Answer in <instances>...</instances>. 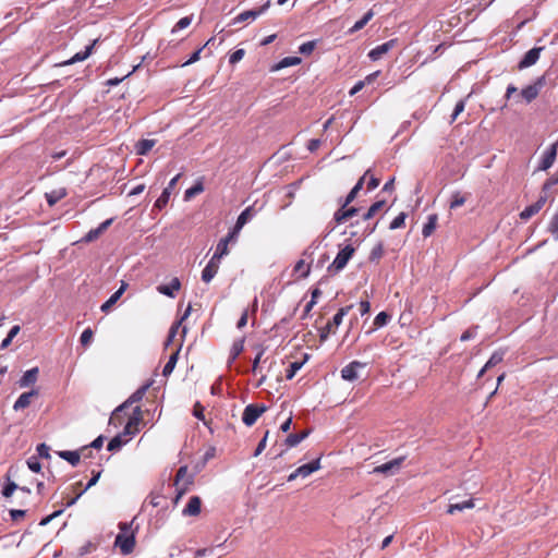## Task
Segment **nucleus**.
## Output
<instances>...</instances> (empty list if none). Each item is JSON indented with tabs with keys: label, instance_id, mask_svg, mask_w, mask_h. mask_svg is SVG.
<instances>
[{
	"label": "nucleus",
	"instance_id": "obj_1",
	"mask_svg": "<svg viewBox=\"0 0 558 558\" xmlns=\"http://www.w3.org/2000/svg\"><path fill=\"white\" fill-rule=\"evenodd\" d=\"M120 533L117 535L114 545L120 548L121 553L128 555L133 551L135 546L134 532L131 529V523H120Z\"/></svg>",
	"mask_w": 558,
	"mask_h": 558
},
{
	"label": "nucleus",
	"instance_id": "obj_2",
	"mask_svg": "<svg viewBox=\"0 0 558 558\" xmlns=\"http://www.w3.org/2000/svg\"><path fill=\"white\" fill-rule=\"evenodd\" d=\"M354 252L355 248L351 244H347L338 252L336 258L328 267V271L335 274L341 271L347 266L348 262L352 258Z\"/></svg>",
	"mask_w": 558,
	"mask_h": 558
},
{
	"label": "nucleus",
	"instance_id": "obj_3",
	"mask_svg": "<svg viewBox=\"0 0 558 558\" xmlns=\"http://www.w3.org/2000/svg\"><path fill=\"white\" fill-rule=\"evenodd\" d=\"M352 308V305L350 306H345V307H342L340 308L337 314L333 316L332 320L329 322L323 329H322V332H320V340L322 341H326L329 333H333L335 332V329L333 327H338L339 325H341L342 323V319L343 317L349 313V311Z\"/></svg>",
	"mask_w": 558,
	"mask_h": 558
},
{
	"label": "nucleus",
	"instance_id": "obj_4",
	"mask_svg": "<svg viewBox=\"0 0 558 558\" xmlns=\"http://www.w3.org/2000/svg\"><path fill=\"white\" fill-rule=\"evenodd\" d=\"M143 422V412L140 407H135L132 415L130 416L126 425L124 426L123 435L129 437L134 436L140 432L141 424Z\"/></svg>",
	"mask_w": 558,
	"mask_h": 558
},
{
	"label": "nucleus",
	"instance_id": "obj_5",
	"mask_svg": "<svg viewBox=\"0 0 558 558\" xmlns=\"http://www.w3.org/2000/svg\"><path fill=\"white\" fill-rule=\"evenodd\" d=\"M266 411L267 407L264 404H248L243 411L242 421L246 426H252L255 424L257 418Z\"/></svg>",
	"mask_w": 558,
	"mask_h": 558
},
{
	"label": "nucleus",
	"instance_id": "obj_6",
	"mask_svg": "<svg viewBox=\"0 0 558 558\" xmlns=\"http://www.w3.org/2000/svg\"><path fill=\"white\" fill-rule=\"evenodd\" d=\"M319 469H320V459H316L315 461H312L307 464H303V465L299 466L294 472H292L288 476V481L292 482L296 477L305 478V477L310 476L312 473L318 471Z\"/></svg>",
	"mask_w": 558,
	"mask_h": 558
},
{
	"label": "nucleus",
	"instance_id": "obj_7",
	"mask_svg": "<svg viewBox=\"0 0 558 558\" xmlns=\"http://www.w3.org/2000/svg\"><path fill=\"white\" fill-rule=\"evenodd\" d=\"M222 256L214 253L210 260L202 271V280L206 283L210 282L219 270Z\"/></svg>",
	"mask_w": 558,
	"mask_h": 558
},
{
	"label": "nucleus",
	"instance_id": "obj_8",
	"mask_svg": "<svg viewBox=\"0 0 558 558\" xmlns=\"http://www.w3.org/2000/svg\"><path fill=\"white\" fill-rule=\"evenodd\" d=\"M148 388H149V384L142 386L135 392H133L123 404H121L119 408L116 409V411L113 412V414L111 416V421L117 420L119 412H121L124 408H126L133 403L140 402L143 399V397L145 396Z\"/></svg>",
	"mask_w": 558,
	"mask_h": 558
},
{
	"label": "nucleus",
	"instance_id": "obj_9",
	"mask_svg": "<svg viewBox=\"0 0 558 558\" xmlns=\"http://www.w3.org/2000/svg\"><path fill=\"white\" fill-rule=\"evenodd\" d=\"M365 363L353 361L341 369V377L347 381H354L359 378V369L365 367Z\"/></svg>",
	"mask_w": 558,
	"mask_h": 558
},
{
	"label": "nucleus",
	"instance_id": "obj_10",
	"mask_svg": "<svg viewBox=\"0 0 558 558\" xmlns=\"http://www.w3.org/2000/svg\"><path fill=\"white\" fill-rule=\"evenodd\" d=\"M190 483H191V478L189 476L187 466H185V465L181 466L177 472L175 482H174L175 486H178V489H179L177 500L182 497V495L186 490V486Z\"/></svg>",
	"mask_w": 558,
	"mask_h": 558
},
{
	"label": "nucleus",
	"instance_id": "obj_11",
	"mask_svg": "<svg viewBox=\"0 0 558 558\" xmlns=\"http://www.w3.org/2000/svg\"><path fill=\"white\" fill-rule=\"evenodd\" d=\"M546 202H547V196L546 195H541L538 197V199L534 204L525 207L521 211L520 218L522 220H529L530 218H532L534 215H536L544 207Z\"/></svg>",
	"mask_w": 558,
	"mask_h": 558
},
{
	"label": "nucleus",
	"instance_id": "obj_12",
	"mask_svg": "<svg viewBox=\"0 0 558 558\" xmlns=\"http://www.w3.org/2000/svg\"><path fill=\"white\" fill-rule=\"evenodd\" d=\"M239 235V232H236L234 229L232 231H230L225 238H222L217 246H216V254L220 255V256H226L229 254V248H228V244L230 242H235L236 241V238Z\"/></svg>",
	"mask_w": 558,
	"mask_h": 558
},
{
	"label": "nucleus",
	"instance_id": "obj_13",
	"mask_svg": "<svg viewBox=\"0 0 558 558\" xmlns=\"http://www.w3.org/2000/svg\"><path fill=\"white\" fill-rule=\"evenodd\" d=\"M556 155H557V144H553L544 153V155L541 159L539 166H538V170L545 171V170L549 169L556 159Z\"/></svg>",
	"mask_w": 558,
	"mask_h": 558
},
{
	"label": "nucleus",
	"instance_id": "obj_14",
	"mask_svg": "<svg viewBox=\"0 0 558 558\" xmlns=\"http://www.w3.org/2000/svg\"><path fill=\"white\" fill-rule=\"evenodd\" d=\"M542 50H543L542 47H536V48L529 50L524 54L522 60L519 62V69L522 70V69H525V68H529V66H532L533 64H535L537 62V60L539 59V54H541Z\"/></svg>",
	"mask_w": 558,
	"mask_h": 558
},
{
	"label": "nucleus",
	"instance_id": "obj_15",
	"mask_svg": "<svg viewBox=\"0 0 558 558\" xmlns=\"http://www.w3.org/2000/svg\"><path fill=\"white\" fill-rule=\"evenodd\" d=\"M543 81L544 78L541 77L536 83L529 85L521 90V96L525 99L526 102H531L538 96L539 89L543 86Z\"/></svg>",
	"mask_w": 558,
	"mask_h": 558
},
{
	"label": "nucleus",
	"instance_id": "obj_16",
	"mask_svg": "<svg viewBox=\"0 0 558 558\" xmlns=\"http://www.w3.org/2000/svg\"><path fill=\"white\" fill-rule=\"evenodd\" d=\"M181 174H177L168 184V186L162 191L161 195L157 198L155 206L158 208H162L167 205L171 191L174 189L178 180L180 179Z\"/></svg>",
	"mask_w": 558,
	"mask_h": 558
},
{
	"label": "nucleus",
	"instance_id": "obj_17",
	"mask_svg": "<svg viewBox=\"0 0 558 558\" xmlns=\"http://www.w3.org/2000/svg\"><path fill=\"white\" fill-rule=\"evenodd\" d=\"M403 458L393 459L387 463L374 468L373 473L390 474L400 469Z\"/></svg>",
	"mask_w": 558,
	"mask_h": 558
},
{
	"label": "nucleus",
	"instance_id": "obj_18",
	"mask_svg": "<svg viewBox=\"0 0 558 558\" xmlns=\"http://www.w3.org/2000/svg\"><path fill=\"white\" fill-rule=\"evenodd\" d=\"M97 41L98 40L95 39L89 46L86 47L85 51L75 53L71 59L63 61V62L59 63L58 65H60V66L71 65L73 63L86 60L90 56L93 48Z\"/></svg>",
	"mask_w": 558,
	"mask_h": 558
},
{
	"label": "nucleus",
	"instance_id": "obj_19",
	"mask_svg": "<svg viewBox=\"0 0 558 558\" xmlns=\"http://www.w3.org/2000/svg\"><path fill=\"white\" fill-rule=\"evenodd\" d=\"M357 211H359L357 208H355V207L347 208V207H343V204H342L341 207L335 213L333 219L338 225H340V223L345 222L353 216H355L357 214Z\"/></svg>",
	"mask_w": 558,
	"mask_h": 558
},
{
	"label": "nucleus",
	"instance_id": "obj_20",
	"mask_svg": "<svg viewBox=\"0 0 558 558\" xmlns=\"http://www.w3.org/2000/svg\"><path fill=\"white\" fill-rule=\"evenodd\" d=\"M202 500L198 496H192L186 507L183 509V515L195 517L201 513Z\"/></svg>",
	"mask_w": 558,
	"mask_h": 558
},
{
	"label": "nucleus",
	"instance_id": "obj_21",
	"mask_svg": "<svg viewBox=\"0 0 558 558\" xmlns=\"http://www.w3.org/2000/svg\"><path fill=\"white\" fill-rule=\"evenodd\" d=\"M39 369L38 367H33L24 373V375L19 380V386L21 388H26L34 385L38 379Z\"/></svg>",
	"mask_w": 558,
	"mask_h": 558
},
{
	"label": "nucleus",
	"instance_id": "obj_22",
	"mask_svg": "<svg viewBox=\"0 0 558 558\" xmlns=\"http://www.w3.org/2000/svg\"><path fill=\"white\" fill-rule=\"evenodd\" d=\"M395 40H389L387 43H384L377 47H375L374 49H372L368 53V57L373 60V61H377L379 60L385 53H387L393 46H395Z\"/></svg>",
	"mask_w": 558,
	"mask_h": 558
},
{
	"label": "nucleus",
	"instance_id": "obj_23",
	"mask_svg": "<svg viewBox=\"0 0 558 558\" xmlns=\"http://www.w3.org/2000/svg\"><path fill=\"white\" fill-rule=\"evenodd\" d=\"M181 288L180 280L178 278H173L171 282L166 286L161 284L157 287L159 293L167 295L169 298H174L175 292H178Z\"/></svg>",
	"mask_w": 558,
	"mask_h": 558
},
{
	"label": "nucleus",
	"instance_id": "obj_24",
	"mask_svg": "<svg viewBox=\"0 0 558 558\" xmlns=\"http://www.w3.org/2000/svg\"><path fill=\"white\" fill-rule=\"evenodd\" d=\"M269 8V2L265 3L259 10H248L240 13L234 22H245L247 20H255L257 16H259L262 13H264Z\"/></svg>",
	"mask_w": 558,
	"mask_h": 558
},
{
	"label": "nucleus",
	"instance_id": "obj_25",
	"mask_svg": "<svg viewBox=\"0 0 558 558\" xmlns=\"http://www.w3.org/2000/svg\"><path fill=\"white\" fill-rule=\"evenodd\" d=\"M36 396H37L36 390H32V391L22 393L15 401L13 409L15 411H20V410L27 408L31 404L32 399Z\"/></svg>",
	"mask_w": 558,
	"mask_h": 558
},
{
	"label": "nucleus",
	"instance_id": "obj_26",
	"mask_svg": "<svg viewBox=\"0 0 558 558\" xmlns=\"http://www.w3.org/2000/svg\"><path fill=\"white\" fill-rule=\"evenodd\" d=\"M128 284L122 282L121 287L101 305L100 310L105 313L109 312V310L118 302V300L122 296L126 289Z\"/></svg>",
	"mask_w": 558,
	"mask_h": 558
},
{
	"label": "nucleus",
	"instance_id": "obj_27",
	"mask_svg": "<svg viewBox=\"0 0 558 558\" xmlns=\"http://www.w3.org/2000/svg\"><path fill=\"white\" fill-rule=\"evenodd\" d=\"M112 223V219H107L102 223L99 225L98 228L89 230L84 236L85 242L95 241L107 228Z\"/></svg>",
	"mask_w": 558,
	"mask_h": 558
},
{
	"label": "nucleus",
	"instance_id": "obj_28",
	"mask_svg": "<svg viewBox=\"0 0 558 558\" xmlns=\"http://www.w3.org/2000/svg\"><path fill=\"white\" fill-rule=\"evenodd\" d=\"M368 174H369V170H367L364 173V175L357 181V183L354 185V187L350 191V193L347 195V197L343 201V207H348V205L354 201L357 193L362 190L364 181Z\"/></svg>",
	"mask_w": 558,
	"mask_h": 558
},
{
	"label": "nucleus",
	"instance_id": "obj_29",
	"mask_svg": "<svg viewBox=\"0 0 558 558\" xmlns=\"http://www.w3.org/2000/svg\"><path fill=\"white\" fill-rule=\"evenodd\" d=\"M253 215H254V213H253V208L251 206L245 208L238 217V220H236L233 229L236 232H240L241 229L247 223V221L252 219Z\"/></svg>",
	"mask_w": 558,
	"mask_h": 558
},
{
	"label": "nucleus",
	"instance_id": "obj_30",
	"mask_svg": "<svg viewBox=\"0 0 558 558\" xmlns=\"http://www.w3.org/2000/svg\"><path fill=\"white\" fill-rule=\"evenodd\" d=\"M181 347H182V342L179 344L178 349L170 355L169 361L166 363L163 371H162L163 376L167 377L173 372L175 364L178 362Z\"/></svg>",
	"mask_w": 558,
	"mask_h": 558
},
{
	"label": "nucleus",
	"instance_id": "obj_31",
	"mask_svg": "<svg viewBox=\"0 0 558 558\" xmlns=\"http://www.w3.org/2000/svg\"><path fill=\"white\" fill-rule=\"evenodd\" d=\"M472 508H474V501H473V499H468L462 502L449 505L447 512L449 514H453L456 511H463L465 509H472Z\"/></svg>",
	"mask_w": 558,
	"mask_h": 558
},
{
	"label": "nucleus",
	"instance_id": "obj_32",
	"mask_svg": "<svg viewBox=\"0 0 558 558\" xmlns=\"http://www.w3.org/2000/svg\"><path fill=\"white\" fill-rule=\"evenodd\" d=\"M190 313H191V305H189V306H187V308L185 310V312H184L183 316L181 317V319H180L177 324H174V325L171 327V329H170V331H169L168 339H167V341H166V347H168V345L173 341V338L175 337V335H177V332H178V330H179V327H180L181 323H182L185 318H187V316L190 315Z\"/></svg>",
	"mask_w": 558,
	"mask_h": 558
},
{
	"label": "nucleus",
	"instance_id": "obj_33",
	"mask_svg": "<svg viewBox=\"0 0 558 558\" xmlns=\"http://www.w3.org/2000/svg\"><path fill=\"white\" fill-rule=\"evenodd\" d=\"M66 195L64 189L53 190L49 193H46V199L49 206H53L60 199H62Z\"/></svg>",
	"mask_w": 558,
	"mask_h": 558
},
{
	"label": "nucleus",
	"instance_id": "obj_34",
	"mask_svg": "<svg viewBox=\"0 0 558 558\" xmlns=\"http://www.w3.org/2000/svg\"><path fill=\"white\" fill-rule=\"evenodd\" d=\"M155 140H141L135 146L136 153L138 155H146L155 146Z\"/></svg>",
	"mask_w": 558,
	"mask_h": 558
},
{
	"label": "nucleus",
	"instance_id": "obj_35",
	"mask_svg": "<svg viewBox=\"0 0 558 558\" xmlns=\"http://www.w3.org/2000/svg\"><path fill=\"white\" fill-rule=\"evenodd\" d=\"M501 361H502V353H500V352H495V353L490 356V359L487 361V363L484 365V367L480 371L478 376H480V377H481V376H483V374H484L487 369H489V368H492L493 366H495V365L499 364Z\"/></svg>",
	"mask_w": 558,
	"mask_h": 558
},
{
	"label": "nucleus",
	"instance_id": "obj_36",
	"mask_svg": "<svg viewBox=\"0 0 558 558\" xmlns=\"http://www.w3.org/2000/svg\"><path fill=\"white\" fill-rule=\"evenodd\" d=\"M125 436H126V435H123V433H122V434H120V435H118V436L113 437V438L109 441V444H108V448H107V449H108L109 451H116V450H119V449H120L124 444H126V442H128V439H126V438H124Z\"/></svg>",
	"mask_w": 558,
	"mask_h": 558
},
{
	"label": "nucleus",
	"instance_id": "obj_37",
	"mask_svg": "<svg viewBox=\"0 0 558 558\" xmlns=\"http://www.w3.org/2000/svg\"><path fill=\"white\" fill-rule=\"evenodd\" d=\"M59 457L71 463L73 466H75L81 459L78 451H60Z\"/></svg>",
	"mask_w": 558,
	"mask_h": 558
},
{
	"label": "nucleus",
	"instance_id": "obj_38",
	"mask_svg": "<svg viewBox=\"0 0 558 558\" xmlns=\"http://www.w3.org/2000/svg\"><path fill=\"white\" fill-rule=\"evenodd\" d=\"M308 435V432H302V433H299V434H290L287 438H286V445L288 447H295L296 445H299L303 439H305Z\"/></svg>",
	"mask_w": 558,
	"mask_h": 558
},
{
	"label": "nucleus",
	"instance_id": "obj_39",
	"mask_svg": "<svg viewBox=\"0 0 558 558\" xmlns=\"http://www.w3.org/2000/svg\"><path fill=\"white\" fill-rule=\"evenodd\" d=\"M299 63H301V58H299V57H286L279 63H277L274 66V70H281V69H284V68L298 65Z\"/></svg>",
	"mask_w": 558,
	"mask_h": 558
},
{
	"label": "nucleus",
	"instance_id": "obj_40",
	"mask_svg": "<svg viewBox=\"0 0 558 558\" xmlns=\"http://www.w3.org/2000/svg\"><path fill=\"white\" fill-rule=\"evenodd\" d=\"M436 226H437V216L436 215L428 216V220L424 225L423 230H422L423 235L425 238L429 236L436 229Z\"/></svg>",
	"mask_w": 558,
	"mask_h": 558
},
{
	"label": "nucleus",
	"instance_id": "obj_41",
	"mask_svg": "<svg viewBox=\"0 0 558 558\" xmlns=\"http://www.w3.org/2000/svg\"><path fill=\"white\" fill-rule=\"evenodd\" d=\"M204 191V185L201 181L196 182L192 187L187 189L184 193V199L190 201L195 195Z\"/></svg>",
	"mask_w": 558,
	"mask_h": 558
},
{
	"label": "nucleus",
	"instance_id": "obj_42",
	"mask_svg": "<svg viewBox=\"0 0 558 558\" xmlns=\"http://www.w3.org/2000/svg\"><path fill=\"white\" fill-rule=\"evenodd\" d=\"M243 349H244V340L240 339V340L235 341L232 344L231 350H230V361L229 362L232 363L241 354Z\"/></svg>",
	"mask_w": 558,
	"mask_h": 558
},
{
	"label": "nucleus",
	"instance_id": "obj_43",
	"mask_svg": "<svg viewBox=\"0 0 558 558\" xmlns=\"http://www.w3.org/2000/svg\"><path fill=\"white\" fill-rule=\"evenodd\" d=\"M384 206H385L384 201H378V202L374 203L368 208V210L364 214L363 219L368 220V219L373 218L379 210L383 209Z\"/></svg>",
	"mask_w": 558,
	"mask_h": 558
},
{
	"label": "nucleus",
	"instance_id": "obj_44",
	"mask_svg": "<svg viewBox=\"0 0 558 558\" xmlns=\"http://www.w3.org/2000/svg\"><path fill=\"white\" fill-rule=\"evenodd\" d=\"M466 202V196L460 192H456L451 196L450 209H456Z\"/></svg>",
	"mask_w": 558,
	"mask_h": 558
},
{
	"label": "nucleus",
	"instance_id": "obj_45",
	"mask_svg": "<svg viewBox=\"0 0 558 558\" xmlns=\"http://www.w3.org/2000/svg\"><path fill=\"white\" fill-rule=\"evenodd\" d=\"M295 272H301V277L305 278L310 274V265H307L304 260H299L294 266Z\"/></svg>",
	"mask_w": 558,
	"mask_h": 558
},
{
	"label": "nucleus",
	"instance_id": "obj_46",
	"mask_svg": "<svg viewBox=\"0 0 558 558\" xmlns=\"http://www.w3.org/2000/svg\"><path fill=\"white\" fill-rule=\"evenodd\" d=\"M192 23V16H184L180 19L177 24L172 28V33H175L180 29L186 28Z\"/></svg>",
	"mask_w": 558,
	"mask_h": 558
},
{
	"label": "nucleus",
	"instance_id": "obj_47",
	"mask_svg": "<svg viewBox=\"0 0 558 558\" xmlns=\"http://www.w3.org/2000/svg\"><path fill=\"white\" fill-rule=\"evenodd\" d=\"M407 215L404 213H400L391 222L389 228L391 230L402 228L404 226Z\"/></svg>",
	"mask_w": 558,
	"mask_h": 558
},
{
	"label": "nucleus",
	"instance_id": "obj_48",
	"mask_svg": "<svg viewBox=\"0 0 558 558\" xmlns=\"http://www.w3.org/2000/svg\"><path fill=\"white\" fill-rule=\"evenodd\" d=\"M389 320V315L386 312H380L374 319V326L380 328L385 326Z\"/></svg>",
	"mask_w": 558,
	"mask_h": 558
},
{
	"label": "nucleus",
	"instance_id": "obj_49",
	"mask_svg": "<svg viewBox=\"0 0 558 558\" xmlns=\"http://www.w3.org/2000/svg\"><path fill=\"white\" fill-rule=\"evenodd\" d=\"M93 337H94L93 330L90 328H86L82 332L81 338H80L82 345L87 347L92 342Z\"/></svg>",
	"mask_w": 558,
	"mask_h": 558
},
{
	"label": "nucleus",
	"instance_id": "obj_50",
	"mask_svg": "<svg viewBox=\"0 0 558 558\" xmlns=\"http://www.w3.org/2000/svg\"><path fill=\"white\" fill-rule=\"evenodd\" d=\"M302 362H292L287 369V378L292 379L298 371L302 367Z\"/></svg>",
	"mask_w": 558,
	"mask_h": 558
},
{
	"label": "nucleus",
	"instance_id": "obj_51",
	"mask_svg": "<svg viewBox=\"0 0 558 558\" xmlns=\"http://www.w3.org/2000/svg\"><path fill=\"white\" fill-rule=\"evenodd\" d=\"M27 466L35 473H38L41 470V464L36 457H31L27 460Z\"/></svg>",
	"mask_w": 558,
	"mask_h": 558
},
{
	"label": "nucleus",
	"instance_id": "obj_52",
	"mask_svg": "<svg viewBox=\"0 0 558 558\" xmlns=\"http://www.w3.org/2000/svg\"><path fill=\"white\" fill-rule=\"evenodd\" d=\"M37 453L40 458L49 459L50 458V447L46 444H39L37 446Z\"/></svg>",
	"mask_w": 558,
	"mask_h": 558
},
{
	"label": "nucleus",
	"instance_id": "obj_53",
	"mask_svg": "<svg viewBox=\"0 0 558 558\" xmlns=\"http://www.w3.org/2000/svg\"><path fill=\"white\" fill-rule=\"evenodd\" d=\"M244 54H245L244 49H238L233 53H231V56L229 58V62L231 64H235L243 59Z\"/></svg>",
	"mask_w": 558,
	"mask_h": 558
},
{
	"label": "nucleus",
	"instance_id": "obj_54",
	"mask_svg": "<svg viewBox=\"0 0 558 558\" xmlns=\"http://www.w3.org/2000/svg\"><path fill=\"white\" fill-rule=\"evenodd\" d=\"M548 230L558 238V211L553 216Z\"/></svg>",
	"mask_w": 558,
	"mask_h": 558
},
{
	"label": "nucleus",
	"instance_id": "obj_55",
	"mask_svg": "<svg viewBox=\"0 0 558 558\" xmlns=\"http://www.w3.org/2000/svg\"><path fill=\"white\" fill-rule=\"evenodd\" d=\"M464 108H465V104H464L463 100H460V101L457 102V105L454 107V110H453V113L451 116V122H453L458 118V116L461 112H463Z\"/></svg>",
	"mask_w": 558,
	"mask_h": 558
},
{
	"label": "nucleus",
	"instance_id": "obj_56",
	"mask_svg": "<svg viewBox=\"0 0 558 558\" xmlns=\"http://www.w3.org/2000/svg\"><path fill=\"white\" fill-rule=\"evenodd\" d=\"M268 434H269V432H266V434H265L264 438H263V439L259 441V444L257 445V448H256V450H255V452H254V456H255V457L259 456V454L263 452V450L265 449V447H266V442H267Z\"/></svg>",
	"mask_w": 558,
	"mask_h": 558
},
{
	"label": "nucleus",
	"instance_id": "obj_57",
	"mask_svg": "<svg viewBox=\"0 0 558 558\" xmlns=\"http://www.w3.org/2000/svg\"><path fill=\"white\" fill-rule=\"evenodd\" d=\"M204 410L205 409H204L203 405H201L199 403H196L194 405V410H193L194 416L197 417L198 420L204 421L205 420V417H204Z\"/></svg>",
	"mask_w": 558,
	"mask_h": 558
},
{
	"label": "nucleus",
	"instance_id": "obj_58",
	"mask_svg": "<svg viewBox=\"0 0 558 558\" xmlns=\"http://www.w3.org/2000/svg\"><path fill=\"white\" fill-rule=\"evenodd\" d=\"M17 488L15 483H9L2 490L4 497H11L14 490Z\"/></svg>",
	"mask_w": 558,
	"mask_h": 558
},
{
	"label": "nucleus",
	"instance_id": "obj_59",
	"mask_svg": "<svg viewBox=\"0 0 558 558\" xmlns=\"http://www.w3.org/2000/svg\"><path fill=\"white\" fill-rule=\"evenodd\" d=\"M313 49H314V43L307 41L300 46L299 51L301 53L306 54V53H311L313 51Z\"/></svg>",
	"mask_w": 558,
	"mask_h": 558
},
{
	"label": "nucleus",
	"instance_id": "obj_60",
	"mask_svg": "<svg viewBox=\"0 0 558 558\" xmlns=\"http://www.w3.org/2000/svg\"><path fill=\"white\" fill-rule=\"evenodd\" d=\"M201 52H202V48H201V49H198V50H196V51L191 56V58H190L187 61H185V62L183 63V66L190 65V64H192V63H194V62L198 61V60H199V58H201Z\"/></svg>",
	"mask_w": 558,
	"mask_h": 558
},
{
	"label": "nucleus",
	"instance_id": "obj_61",
	"mask_svg": "<svg viewBox=\"0 0 558 558\" xmlns=\"http://www.w3.org/2000/svg\"><path fill=\"white\" fill-rule=\"evenodd\" d=\"M371 310V304L368 301H361L360 302V313L361 315H366Z\"/></svg>",
	"mask_w": 558,
	"mask_h": 558
},
{
	"label": "nucleus",
	"instance_id": "obj_62",
	"mask_svg": "<svg viewBox=\"0 0 558 558\" xmlns=\"http://www.w3.org/2000/svg\"><path fill=\"white\" fill-rule=\"evenodd\" d=\"M383 255V246L381 244L377 245L373 251H372V254H371V258L372 259H375V258H380Z\"/></svg>",
	"mask_w": 558,
	"mask_h": 558
},
{
	"label": "nucleus",
	"instance_id": "obj_63",
	"mask_svg": "<svg viewBox=\"0 0 558 558\" xmlns=\"http://www.w3.org/2000/svg\"><path fill=\"white\" fill-rule=\"evenodd\" d=\"M365 86V81H359L350 90V95H355Z\"/></svg>",
	"mask_w": 558,
	"mask_h": 558
},
{
	"label": "nucleus",
	"instance_id": "obj_64",
	"mask_svg": "<svg viewBox=\"0 0 558 558\" xmlns=\"http://www.w3.org/2000/svg\"><path fill=\"white\" fill-rule=\"evenodd\" d=\"M367 23L365 22V20H363V17L361 20H359L357 22H355V24L352 26L351 28V32L354 33V32H357L360 29H362Z\"/></svg>",
	"mask_w": 558,
	"mask_h": 558
}]
</instances>
